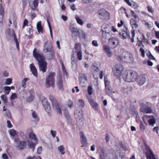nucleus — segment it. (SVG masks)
Masks as SVG:
<instances>
[{
	"label": "nucleus",
	"mask_w": 159,
	"mask_h": 159,
	"mask_svg": "<svg viewBox=\"0 0 159 159\" xmlns=\"http://www.w3.org/2000/svg\"><path fill=\"white\" fill-rule=\"evenodd\" d=\"M136 82L139 85L141 86L144 84L145 81L144 80H137Z\"/></svg>",
	"instance_id": "obj_47"
},
{
	"label": "nucleus",
	"mask_w": 159,
	"mask_h": 159,
	"mask_svg": "<svg viewBox=\"0 0 159 159\" xmlns=\"http://www.w3.org/2000/svg\"><path fill=\"white\" fill-rule=\"evenodd\" d=\"M91 71L92 72H98L99 71L98 68L94 65H93L91 67Z\"/></svg>",
	"instance_id": "obj_37"
},
{
	"label": "nucleus",
	"mask_w": 159,
	"mask_h": 159,
	"mask_svg": "<svg viewBox=\"0 0 159 159\" xmlns=\"http://www.w3.org/2000/svg\"><path fill=\"white\" fill-rule=\"evenodd\" d=\"M41 21H39L37 24V28L39 33H43V28L41 25Z\"/></svg>",
	"instance_id": "obj_26"
},
{
	"label": "nucleus",
	"mask_w": 159,
	"mask_h": 159,
	"mask_svg": "<svg viewBox=\"0 0 159 159\" xmlns=\"http://www.w3.org/2000/svg\"><path fill=\"white\" fill-rule=\"evenodd\" d=\"M47 21L48 25V26H49V28L50 29V35L51 36V38L52 39V28H51V25H50V22H49V20L48 19L47 20Z\"/></svg>",
	"instance_id": "obj_42"
},
{
	"label": "nucleus",
	"mask_w": 159,
	"mask_h": 159,
	"mask_svg": "<svg viewBox=\"0 0 159 159\" xmlns=\"http://www.w3.org/2000/svg\"><path fill=\"white\" fill-rule=\"evenodd\" d=\"M4 9L2 4H0V15L4 16Z\"/></svg>",
	"instance_id": "obj_38"
},
{
	"label": "nucleus",
	"mask_w": 159,
	"mask_h": 159,
	"mask_svg": "<svg viewBox=\"0 0 159 159\" xmlns=\"http://www.w3.org/2000/svg\"><path fill=\"white\" fill-rule=\"evenodd\" d=\"M92 44L93 46L95 47H98V44L97 41L95 40L93 41L92 42Z\"/></svg>",
	"instance_id": "obj_53"
},
{
	"label": "nucleus",
	"mask_w": 159,
	"mask_h": 159,
	"mask_svg": "<svg viewBox=\"0 0 159 159\" xmlns=\"http://www.w3.org/2000/svg\"><path fill=\"white\" fill-rule=\"evenodd\" d=\"M33 55L38 61L39 70L43 72H45L47 64L45 61V57L43 54L39 53L36 49L35 48L33 51Z\"/></svg>",
	"instance_id": "obj_1"
},
{
	"label": "nucleus",
	"mask_w": 159,
	"mask_h": 159,
	"mask_svg": "<svg viewBox=\"0 0 159 159\" xmlns=\"http://www.w3.org/2000/svg\"><path fill=\"white\" fill-rule=\"evenodd\" d=\"M139 127L140 129L143 131L145 129V127L142 123H140Z\"/></svg>",
	"instance_id": "obj_48"
},
{
	"label": "nucleus",
	"mask_w": 159,
	"mask_h": 159,
	"mask_svg": "<svg viewBox=\"0 0 159 159\" xmlns=\"http://www.w3.org/2000/svg\"><path fill=\"white\" fill-rule=\"evenodd\" d=\"M61 65H62V70L63 72V74L64 75H65L66 76V78L67 79L68 78V77H67L68 74L67 73L66 69H65V67L64 66V64L63 63H61Z\"/></svg>",
	"instance_id": "obj_35"
},
{
	"label": "nucleus",
	"mask_w": 159,
	"mask_h": 159,
	"mask_svg": "<svg viewBox=\"0 0 159 159\" xmlns=\"http://www.w3.org/2000/svg\"><path fill=\"white\" fill-rule=\"evenodd\" d=\"M57 85L59 89L63 90L62 80H59L57 83Z\"/></svg>",
	"instance_id": "obj_32"
},
{
	"label": "nucleus",
	"mask_w": 159,
	"mask_h": 159,
	"mask_svg": "<svg viewBox=\"0 0 159 159\" xmlns=\"http://www.w3.org/2000/svg\"><path fill=\"white\" fill-rule=\"evenodd\" d=\"M29 138L31 139L35 140H37V138L35 134L33 132L30 133L29 135Z\"/></svg>",
	"instance_id": "obj_31"
},
{
	"label": "nucleus",
	"mask_w": 159,
	"mask_h": 159,
	"mask_svg": "<svg viewBox=\"0 0 159 159\" xmlns=\"http://www.w3.org/2000/svg\"><path fill=\"white\" fill-rule=\"evenodd\" d=\"M10 134L12 136H14L16 134V131L14 129H11L9 130Z\"/></svg>",
	"instance_id": "obj_41"
},
{
	"label": "nucleus",
	"mask_w": 159,
	"mask_h": 159,
	"mask_svg": "<svg viewBox=\"0 0 159 159\" xmlns=\"http://www.w3.org/2000/svg\"><path fill=\"white\" fill-rule=\"evenodd\" d=\"M28 145L30 147L32 148L33 149V151H34L35 147V144L33 142H30L29 143Z\"/></svg>",
	"instance_id": "obj_40"
},
{
	"label": "nucleus",
	"mask_w": 159,
	"mask_h": 159,
	"mask_svg": "<svg viewBox=\"0 0 159 159\" xmlns=\"http://www.w3.org/2000/svg\"><path fill=\"white\" fill-rule=\"evenodd\" d=\"M42 102L48 115L50 116H51V108L47 99L44 97L42 99Z\"/></svg>",
	"instance_id": "obj_6"
},
{
	"label": "nucleus",
	"mask_w": 159,
	"mask_h": 159,
	"mask_svg": "<svg viewBox=\"0 0 159 159\" xmlns=\"http://www.w3.org/2000/svg\"><path fill=\"white\" fill-rule=\"evenodd\" d=\"M67 104L69 107H71L73 106V102L70 100L69 99L67 102Z\"/></svg>",
	"instance_id": "obj_43"
},
{
	"label": "nucleus",
	"mask_w": 159,
	"mask_h": 159,
	"mask_svg": "<svg viewBox=\"0 0 159 159\" xmlns=\"http://www.w3.org/2000/svg\"><path fill=\"white\" fill-rule=\"evenodd\" d=\"M54 51H53L47 53L46 57L48 60H51L54 58Z\"/></svg>",
	"instance_id": "obj_25"
},
{
	"label": "nucleus",
	"mask_w": 159,
	"mask_h": 159,
	"mask_svg": "<svg viewBox=\"0 0 159 159\" xmlns=\"http://www.w3.org/2000/svg\"><path fill=\"white\" fill-rule=\"evenodd\" d=\"M140 51L141 52V55L143 57H144L145 55V51L144 49L141 48L140 49Z\"/></svg>",
	"instance_id": "obj_59"
},
{
	"label": "nucleus",
	"mask_w": 159,
	"mask_h": 159,
	"mask_svg": "<svg viewBox=\"0 0 159 159\" xmlns=\"http://www.w3.org/2000/svg\"><path fill=\"white\" fill-rule=\"evenodd\" d=\"M4 89L5 91H7V94H8L11 91V89L9 87L6 86L4 87Z\"/></svg>",
	"instance_id": "obj_44"
},
{
	"label": "nucleus",
	"mask_w": 159,
	"mask_h": 159,
	"mask_svg": "<svg viewBox=\"0 0 159 159\" xmlns=\"http://www.w3.org/2000/svg\"><path fill=\"white\" fill-rule=\"evenodd\" d=\"M144 144L145 149L146 151V152L145 153L146 157L149 158V159L155 158V155L149 146H148L145 142H144Z\"/></svg>",
	"instance_id": "obj_5"
},
{
	"label": "nucleus",
	"mask_w": 159,
	"mask_h": 159,
	"mask_svg": "<svg viewBox=\"0 0 159 159\" xmlns=\"http://www.w3.org/2000/svg\"><path fill=\"white\" fill-rule=\"evenodd\" d=\"M123 55L124 56V57L121 58V61H126L130 63L134 61V58L131 54L129 52L123 51Z\"/></svg>",
	"instance_id": "obj_7"
},
{
	"label": "nucleus",
	"mask_w": 159,
	"mask_h": 159,
	"mask_svg": "<svg viewBox=\"0 0 159 159\" xmlns=\"http://www.w3.org/2000/svg\"><path fill=\"white\" fill-rule=\"evenodd\" d=\"M58 150L62 155H64L65 153L64 151L65 148L63 145H61L58 147Z\"/></svg>",
	"instance_id": "obj_30"
},
{
	"label": "nucleus",
	"mask_w": 159,
	"mask_h": 159,
	"mask_svg": "<svg viewBox=\"0 0 159 159\" xmlns=\"http://www.w3.org/2000/svg\"><path fill=\"white\" fill-rule=\"evenodd\" d=\"M55 76V73L51 72L49 73L47 80H54Z\"/></svg>",
	"instance_id": "obj_33"
},
{
	"label": "nucleus",
	"mask_w": 159,
	"mask_h": 159,
	"mask_svg": "<svg viewBox=\"0 0 159 159\" xmlns=\"http://www.w3.org/2000/svg\"><path fill=\"white\" fill-rule=\"evenodd\" d=\"M145 117L148 120L150 125L153 126L154 124L156 123V120L154 117L151 116H145Z\"/></svg>",
	"instance_id": "obj_17"
},
{
	"label": "nucleus",
	"mask_w": 159,
	"mask_h": 159,
	"mask_svg": "<svg viewBox=\"0 0 159 159\" xmlns=\"http://www.w3.org/2000/svg\"><path fill=\"white\" fill-rule=\"evenodd\" d=\"M71 9L73 11H75L76 10V8L75 5L74 4H71L70 5Z\"/></svg>",
	"instance_id": "obj_45"
},
{
	"label": "nucleus",
	"mask_w": 159,
	"mask_h": 159,
	"mask_svg": "<svg viewBox=\"0 0 159 159\" xmlns=\"http://www.w3.org/2000/svg\"><path fill=\"white\" fill-rule=\"evenodd\" d=\"M69 28L70 31L72 33H77L79 32V30L77 28H75L71 25L69 26Z\"/></svg>",
	"instance_id": "obj_27"
},
{
	"label": "nucleus",
	"mask_w": 159,
	"mask_h": 159,
	"mask_svg": "<svg viewBox=\"0 0 159 159\" xmlns=\"http://www.w3.org/2000/svg\"><path fill=\"white\" fill-rule=\"evenodd\" d=\"M75 18L76 20L77 23L81 25H83L84 22L82 19L79 17L78 16H75Z\"/></svg>",
	"instance_id": "obj_29"
},
{
	"label": "nucleus",
	"mask_w": 159,
	"mask_h": 159,
	"mask_svg": "<svg viewBox=\"0 0 159 159\" xmlns=\"http://www.w3.org/2000/svg\"><path fill=\"white\" fill-rule=\"evenodd\" d=\"M26 142L25 141H20L17 143V147L20 149H24L25 147Z\"/></svg>",
	"instance_id": "obj_20"
},
{
	"label": "nucleus",
	"mask_w": 159,
	"mask_h": 159,
	"mask_svg": "<svg viewBox=\"0 0 159 159\" xmlns=\"http://www.w3.org/2000/svg\"><path fill=\"white\" fill-rule=\"evenodd\" d=\"M88 99L90 105L95 110L98 111V104L93 101V99H92L91 97H88Z\"/></svg>",
	"instance_id": "obj_16"
},
{
	"label": "nucleus",
	"mask_w": 159,
	"mask_h": 159,
	"mask_svg": "<svg viewBox=\"0 0 159 159\" xmlns=\"http://www.w3.org/2000/svg\"><path fill=\"white\" fill-rule=\"evenodd\" d=\"M119 35L120 37L123 39H125L127 37L131 38L129 35V32L128 29L125 28V30H121L119 32Z\"/></svg>",
	"instance_id": "obj_12"
},
{
	"label": "nucleus",
	"mask_w": 159,
	"mask_h": 159,
	"mask_svg": "<svg viewBox=\"0 0 159 159\" xmlns=\"http://www.w3.org/2000/svg\"><path fill=\"white\" fill-rule=\"evenodd\" d=\"M130 24L133 29H136L138 27V25L136 23L135 20L134 19L130 20Z\"/></svg>",
	"instance_id": "obj_23"
},
{
	"label": "nucleus",
	"mask_w": 159,
	"mask_h": 159,
	"mask_svg": "<svg viewBox=\"0 0 159 159\" xmlns=\"http://www.w3.org/2000/svg\"><path fill=\"white\" fill-rule=\"evenodd\" d=\"M148 10L149 12L151 13H153L154 11V10L150 6H148Z\"/></svg>",
	"instance_id": "obj_57"
},
{
	"label": "nucleus",
	"mask_w": 159,
	"mask_h": 159,
	"mask_svg": "<svg viewBox=\"0 0 159 159\" xmlns=\"http://www.w3.org/2000/svg\"><path fill=\"white\" fill-rule=\"evenodd\" d=\"M30 70L32 72V74L35 76H37V70L33 64H31L30 66Z\"/></svg>",
	"instance_id": "obj_22"
},
{
	"label": "nucleus",
	"mask_w": 159,
	"mask_h": 159,
	"mask_svg": "<svg viewBox=\"0 0 159 159\" xmlns=\"http://www.w3.org/2000/svg\"><path fill=\"white\" fill-rule=\"evenodd\" d=\"M78 51H81L80 47L78 44H75L74 49L73 50V52L71 58V64H73L74 61V59H73V58L74 57V55L75 53L76 54V52Z\"/></svg>",
	"instance_id": "obj_15"
},
{
	"label": "nucleus",
	"mask_w": 159,
	"mask_h": 159,
	"mask_svg": "<svg viewBox=\"0 0 159 159\" xmlns=\"http://www.w3.org/2000/svg\"><path fill=\"white\" fill-rule=\"evenodd\" d=\"M93 0H82V2L85 4H88L92 2Z\"/></svg>",
	"instance_id": "obj_60"
},
{
	"label": "nucleus",
	"mask_w": 159,
	"mask_h": 159,
	"mask_svg": "<svg viewBox=\"0 0 159 159\" xmlns=\"http://www.w3.org/2000/svg\"><path fill=\"white\" fill-rule=\"evenodd\" d=\"M123 51H124L123 50H122L121 53H120V55L118 57L117 59L120 61H121V58L124 57V56L123 55Z\"/></svg>",
	"instance_id": "obj_49"
},
{
	"label": "nucleus",
	"mask_w": 159,
	"mask_h": 159,
	"mask_svg": "<svg viewBox=\"0 0 159 159\" xmlns=\"http://www.w3.org/2000/svg\"><path fill=\"white\" fill-rule=\"evenodd\" d=\"M104 80L105 84V88L107 89V90L106 91H107V90H109V87L108 86V85H107V83L108 82V80Z\"/></svg>",
	"instance_id": "obj_52"
},
{
	"label": "nucleus",
	"mask_w": 159,
	"mask_h": 159,
	"mask_svg": "<svg viewBox=\"0 0 159 159\" xmlns=\"http://www.w3.org/2000/svg\"><path fill=\"white\" fill-rule=\"evenodd\" d=\"M80 135L81 139V143L82 144V147H85L87 144L86 137L84 132L82 131L80 132Z\"/></svg>",
	"instance_id": "obj_14"
},
{
	"label": "nucleus",
	"mask_w": 159,
	"mask_h": 159,
	"mask_svg": "<svg viewBox=\"0 0 159 159\" xmlns=\"http://www.w3.org/2000/svg\"><path fill=\"white\" fill-rule=\"evenodd\" d=\"M46 86L47 88L54 87V80H47L46 82Z\"/></svg>",
	"instance_id": "obj_21"
},
{
	"label": "nucleus",
	"mask_w": 159,
	"mask_h": 159,
	"mask_svg": "<svg viewBox=\"0 0 159 159\" xmlns=\"http://www.w3.org/2000/svg\"><path fill=\"white\" fill-rule=\"evenodd\" d=\"M79 78L80 80H86L87 75L86 74L80 73L79 74Z\"/></svg>",
	"instance_id": "obj_36"
},
{
	"label": "nucleus",
	"mask_w": 159,
	"mask_h": 159,
	"mask_svg": "<svg viewBox=\"0 0 159 159\" xmlns=\"http://www.w3.org/2000/svg\"><path fill=\"white\" fill-rule=\"evenodd\" d=\"M110 45L111 49L116 48L118 45V40L116 38L110 39Z\"/></svg>",
	"instance_id": "obj_18"
},
{
	"label": "nucleus",
	"mask_w": 159,
	"mask_h": 159,
	"mask_svg": "<svg viewBox=\"0 0 159 159\" xmlns=\"http://www.w3.org/2000/svg\"><path fill=\"white\" fill-rule=\"evenodd\" d=\"M102 37L105 39H107L109 35V26L107 24H104L102 27Z\"/></svg>",
	"instance_id": "obj_8"
},
{
	"label": "nucleus",
	"mask_w": 159,
	"mask_h": 159,
	"mask_svg": "<svg viewBox=\"0 0 159 159\" xmlns=\"http://www.w3.org/2000/svg\"><path fill=\"white\" fill-rule=\"evenodd\" d=\"M148 103L147 102L146 104L143 103L142 104V106L140 108V110L141 112H146L147 113H150L152 112L151 109L149 107H145L146 105H148Z\"/></svg>",
	"instance_id": "obj_13"
},
{
	"label": "nucleus",
	"mask_w": 159,
	"mask_h": 159,
	"mask_svg": "<svg viewBox=\"0 0 159 159\" xmlns=\"http://www.w3.org/2000/svg\"><path fill=\"white\" fill-rule=\"evenodd\" d=\"M131 42L133 43L134 42V38L135 36V31L134 30H133L131 33Z\"/></svg>",
	"instance_id": "obj_46"
},
{
	"label": "nucleus",
	"mask_w": 159,
	"mask_h": 159,
	"mask_svg": "<svg viewBox=\"0 0 159 159\" xmlns=\"http://www.w3.org/2000/svg\"><path fill=\"white\" fill-rule=\"evenodd\" d=\"M28 21L26 19H25L24 22L23 28L25 26H27L28 25Z\"/></svg>",
	"instance_id": "obj_56"
},
{
	"label": "nucleus",
	"mask_w": 159,
	"mask_h": 159,
	"mask_svg": "<svg viewBox=\"0 0 159 159\" xmlns=\"http://www.w3.org/2000/svg\"><path fill=\"white\" fill-rule=\"evenodd\" d=\"M51 134L53 137H55L56 135V132L55 131H53L51 130Z\"/></svg>",
	"instance_id": "obj_58"
},
{
	"label": "nucleus",
	"mask_w": 159,
	"mask_h": 159,
	"mask_svg": "<svg viewBox=\"0 0 159 159\" xmlns=\"http://www.w3.org/2000/svg\"><path fill=\"white\" fill-rule=\"evenodd\" d=\"M88 93L90 95L92 94L93 93V89L91 86H89L88 87Z\"/></svg>",
	"instance_id": "obj_39"
},
{
	"label": "nucleus",
	"mask_w": 159,
	"mask_h": 159,
	"mask_svg": "<svg viewBox=\"0 0 159 159\" xmlns=\"http://www.w3.org/2000/svg\"><path fill=\"white\" fill-rule=\"evenodd\" d=\"M76 55H77V58L79 60H81L82 59V56L81 51H78L77 52H76V53H75L74 55V57L73 58V59H74V61L73 62V64H72V65L74 64L75 63V59L74 57H75V56Z\"/></svg>",
	"instance_id": "obj_24"
},
{
	"label": "nucleus",
	"mask_w": 159,
	"mask_h": 159,
	"mask_svg": "<svg viewBox=\"0 0 159 159\" xmlns=\"http://www.w3.org/2000/svg\"><path fill=\"white\" fill-rule=\"evenodd\" d=\"M79 102L80 103L82 106V107H84V101L82 99H79Z\"/></svg>",
	"instance_id": "obj_64"
},
{
	"label": "nucleus",
	"mask_w": 159,
	"mask_h": 159,
	"mask_svg": "<svg viewBox=\"0 0 159 159\" xmlns=\"http://www.w3.org/2000/svg\"><path fill=\"white\" fill-rule=\"evenodd\" d=\"M143 36V42H145L147 43H148L149 42L148 41V40L146 39V38L145 37L144 35L143 34H142Z\"/></svg>",
	"instance_id": "obj_54"
},
{
	"label": "nucleus",
	"mask_w": 159,
	"mask_h": 159,
	"mask_svg": "<svg viewBox=\"0 0 159 159\" xmlns=\"http://www.w3.org/2000/svg\"><path fill=\"white\" fill-rule=\"evenodd\" d=\"M120 11L121 13H124L125 14H126V9L124 7H121L120 8Z\"/></svg>",
	"instance_id": "obj_61"
},
{
	"label": "nucleus",
	"mask_w": 159,
	"mask_h": 159,
	"mask_svg": "<svg viewBox=\"0 0 159 159\" xmlns=\"http://www.w3.org/2000/svg\"><path fill=\"white\" fill-rule=\"evenodd\" d=\"M7 127L9 128H11L12 127V125L11 124V122L10 120H7Z\"/></svg>",
	"instance_id": "obj_63"
},
{
	"label": "nucleus",
	"mask_w": 159,
	"mask_h": 159,
	"mask_svg": "<svg viewBox=\"0 0 159 159\" xmlns=\"http://www.w3.org/2000/svg\"><path fill=\"white\" fill-rule=\"evenodd\" d=\"M34 98V95H31L29 96L27 98L28 101L30 102L32 101Z\"/></svg>",
	"instance_id": "obj_50"
},
{
	"label": "nucleus",
	"mask_w": 159,
	"mask_h": 159,
	"mask_svg": "<svg viewBox=\"0 0 159 159\" xmlns=\"http://www.w3.org/2000/svg\"><path fill=\"white\" fill-rule=\"evenodd\" d=\"M103 48L105 52L108 57L109 56V46L106 45H104Z\"/></svg>",
	"instance_id": "obj_28"
},
{
	"label": "nucleus",
	"mask_w": 159,
	"mask_h": 159,
	"mask_svg": "<svg viewBox=\"0 0 159 159\" xmlns=\"http://www.w3.org/2000/svg\"><path fill=\"white\" fill-rule=\"evenodd\" d=\"M17 98V95L16 93H13L10 97L11 99L14 100Z\"/></svg>",
	"instance_id": "obj_51"
},
{
	"label": "nucleus",
	"mask_w": 159,
	"mask_h": 159,
	"mask_svg": "<svg viewBox=\"0 0 159 159\" xmlns=\"http://www.w3.org/2000/svg\"><path fill=\"white\" fill-rule=\"evenodd\" d=\"M49 99L51 101L53 107H55L57 112L61 115H62V111L61 109L59 107V104L56 99L53 96L50 95L49 97Z\"/></svg>",
	"instance_id": "obj_4"
},
{
	"label": "nucleus",
	"mask_w": 159,
	"mask_h": 159,
	"mask_svg": "<svg viewBox=\"0 0 159 159\" xmlns=\"http://www.w3.org/2000/svg\"><path fill=\"white\" fill-rule=\"evenodd\" d=\"M7 33L9 36L13 39L16 43V48L19 50V44L14 30L10 29H8L7 30Z\"/></svg>",
	"instance_id": "obj_9"
},
{
	"label": "nucleus",
	"mask_w": 159,
	"mask_h": 159,
	"mask_svg": "<svg viewBox=\"0 0 159 159\" xmlns=\"http://www.w3.org/2000/svg\"><path fill=\"white\" fill-rule=\"evenodd\" d=\"M1 98L3 102L6 103L7 102V98L5 94H3L1 96Z\"/></svg>",
	"instance_id": "obj_34"
},
{
	"label": "nucleus",
	"mask_w": 159,
	"mask_h": 159,
	"mask_svg": "<svg viewBox=\"0 0 159 159\" xmlns=\"http://www.w3.org/2000/svg\"><path fill=\"white\" fill-rule=\"evenodd\" d=\"M99 17L102 19H107L109 17V12L104 9H101L97 11Z\"/></svg>",
	"instance_id": "obj_10"
},
{
	"label": "nucleus",
	"mask_w": 159,
	"mask_h": 159,
	"mask_svg": "<svg viewBox=\"0 0 159 159\" xmlns=\"http://www.w3.org/2000/svg\"><path fill=\"white\" fill-rule=\"evenodd\" d=\"M53 48L51 43L46 42L44 44L43 52L44 53H48L49 52L54 51Z\"/></svg>",
	"instance_id": "obj_11"
},
{
	"label": "nucleus",
	"mask_w": 159,
	"mask_h": 159,
	"mask_svg": "<svg viewBox=\"0 0 159 159\" xmlns=\"http://www.w3.org/2000/svg\"><path fill=\"white\" fill-rule=\"evenodd\" d=\"M6 115L7 116V117L10 118H11V113L9 110H8V111L6 112Z\"/></svg>",
	"instance_id": "obj_55"
},
{
	"label": "nucleus",
	"mask_w": 159,
	"mask_h": 159,
	"mask_svg": "<svg viewBox=\"0 0 159 159\" xmlns=\"http://www.w3.org/2000/svg\"><path fill=\"white\" fill-rule=\"evenodd\" d=\"M124 71L123 66L120 64L116 65L113 68V71L115 76L120 77Z\"/></svg>",
	"instance_id": "obj_3"
},
{
	"label": "nucleus",
	"mask_w": 159,
	"mask_h": 159,
	"mask_svg": "<svg viewBox=\"0 0 159 159\" xmlns=\"http://www.w3.org/2000/svg\"><path fill=\"white\" fill-rule=\"evenodd\" d=\"M137 73L131 70L125 71L124 74V78H125L126 80H136L137 79Z\"/></svg>",
	"instance_id": "obj_2"
},
{
	"label": "nucleus",
	"mask_w": 159,
	"mask_h": 159,
	"mask_svg": "<svg viewBox=\"0 0 159 159\" xmlns=\"http://www.w3.org/2000/svg\"><path fill=\"white\" fill-rule=\"evenodd\" d=\"M39 0H34V1H30L29 4L32 10H34L38 6V1Z\"/></svg>",
	"instance_id": "obj_19"
},
{
	"label": "nucleus",
	"mask_w": 159,
	"mask_h": 159,
	"mask_svg": "<svg viewBox=\"0 0 159 159\" xmlns=\"http://www.w3.org/2000/svg\"><path fill=\"white\" fill-rule=\"evenodd\" d=\"M32 115L34 119H37V114L35 111H34L32 113Z\"/></svg>",
	"instance_id": "obj_62"
}]
</instances>
